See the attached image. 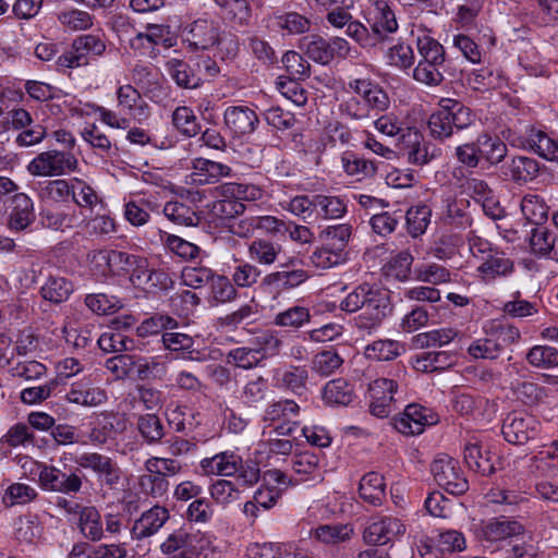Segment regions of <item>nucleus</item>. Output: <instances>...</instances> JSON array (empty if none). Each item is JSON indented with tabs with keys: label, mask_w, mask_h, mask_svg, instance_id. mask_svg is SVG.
I'll return each instance as SVG.
<instances>
[{
	"label": "nucleus",
	"mask_w": 558,
	"mask_h": 558,
	"mask_svg": "<svg viewBox=\"0 0 558 558\" xmlns=\"http://www.w3.org/2000/svg\"><path fill=\"white\" fill-rule=\"evenodd\" d=\"M340 308L348 313L362 311L355 317V326L368 335L376 331L392 313L389 292L369 283H362L351 291L342 300Z\"/></svg>",
	"instance_id": "1"
},
{
	"label": "nucleus",
	"mask_w": 558,
	"mask_h": 558,
	"mask_svg": "<svg viewBox=\"0 0 558 558\" xmlns=\"http://www.w3.org/2000/svg\"><path fill=\"white\" fill-rule=\"evenodd\" d=\"M473 112L454 99L444 98L439 108L428 118L427 126L430 135L437 140L450 137L454 130H463L474 122Z\"/></svg>",
	"instance_id": "2"
},
{
	"label": "nucleus",
	"mask_w": 558,
	"mask_h": 558,
	"mask_svg": "<svg viewBox=\"0 0 558 558\" xmlns=\"http://www.w3.org/2000/svg\"><path fill=\"white\" fill-rule=\"evenodd\" d=\"M106 48L104 34L81 35L73 40L71 50L58 58V64L69 69L87 65L89 58L102 56Z\"/></svg>",
	"instance_id": "3"
},
{
	"label": "nucleus",
	"mask_w": 558,
	"mask_h": 558,
	"mask_svg": "<svg viewBox=\"0 0 558 558\" xmlns=\"http://www.w3.org/2000/svg\"><path fill=\"white\" fill-rule=\"evenodd\" d=\"M76 157L69 151L51 149L38 154L27 166L35 177H60L77 169Z\"/></svg>",
	"instance_id": "4"
},
{
	"label": "nucleus",
	"mask_w": 558,
	"mask_h": 558,
	"mask_svg": "<svg viewBox=\"0 0 558 558\" xmlns=\"http://www.w3.org/2000/svg\"><path fill=\"white\" fill-rule=\"evenodd\" d=\"M432 474L436 483L452 495H462L469 488L458 461L447 454H439L432 463Z\"/></svg>",
	"instance_id": "5"
},
{
	"label": "nucleus",
	"mask_w": 558,
	"mask_h": 558,
	"mask_svg": "<svg viewBox=\"0 0 558 558\" xmlns=\"http://www.w3.org/2000/svg\"><path fill=\"white\" fill-rule=\"evenodd\" d=\"M369 411L374 416L387 417L396 410L400 399L398 384L393 379L377 378L369 384Z\"/></svg>",
	"instance_id": "6"
},
{
	"label": "nucleus",
	"mask_w": 558,
	"mask_h": 558,
	"mask_svg": "<svg viewBox=\"0 0 558 558\" xmlns=\"http://www.w3.org/2000/svg\"><path fill=\"white\" fill-rule=\"evenodd\" d=\"M184 41L193 50H208L220 43V27L211 19H197L185 27Z\"/></svg>",
	"instance_id": "7"
},
{
	"label": "nucleus",
	"mask_w": 558,
	"mask_h": 558,
	"mask_svg": "<svg viewBox=\"0 0 558 558\" xmlns=\"http://www.w3.org/2000/svg\"><path fill=\"white\" fill-rule=\"evenodd\" d=\"M538 425L535 416L515 411L509 413L504 420L502 435L510 444L523 445L537 435Z\"/></svg>",
	"instance_id": "8"
},
{
	"label": "nucleus",
	"mask_w": 558,
	"mask_h": 558,
	"mask_svg": "<svg viewBox=\"0 0 558 558\" xmlns=\"http://www.w3.org/2000/svg\"><path fill=\"white\" fill-rule=\"evenodd\" d=\"M524 526L509 519H490L484 522L476 532L477 538L485 547H490L500 542L519 537L523 534Z\"/></svg>",
	"instance_id": "9"
},
{
	"label": "nucleus",
	"mask_w": 558,
	"mask_h": 558,
	"mask_svg": "<svg viewBox=\"0 0 558 558\" xmlns=\"http://www.w3.org/2000/svg\"><path fill=\"white\" fill-rule=\"evenodd\" d=\"M300 407L292 400H279L269 404L263 420L268 426H274V432L278 436L290 435L295 423L292 420L299 414Z\"/></svg>",
	"instance_id": "10"
},
{
	"label": "nucleus",
	"mask_w": 558,
	"mask_h": 558,
	"mask_svg": "<svg viewBox=\"0 0 558 558\" xmlns=\"http://www.w3.org/2000/svg\"><path fill=\"white\" fill-rule=\"evenodd\" d=\"M437 415L420 404H409L404 412L393 420L395 428L403 435H418L425 426L436 424Z\"/></svg>",
	"instance_id": "11"
},
{
	"label": "nucleus",
	"mask_w": 558,
	"mask_h": 558,
	"mask_svg": "<svg viewBox=\"0 0 558 558\" xmlns=\"http://www.w3.org/2000/svg\"><path fill=\"white\" fill-rule=\"evenodd\" d=\"M368 23L377 43H383L398 31L396 14L386 0H375L369 10Z\"/></svg>",
	"instance_id": "12"
},
{
	"label": "nucleus",
	"mask_w": 558,
	"mask_h": 558,
	"mask_svg": "<svg viewBox=\"0 0 558 558\" xmlns=\"http://www.w3.org/2000/svg\"><path fill=\"white\" fill-rule=\"evenodd\" d=\"M405 532V525L398 518L374 519L364 530L363 538L372 545H385Z\"/></svg>",
	"instance_id": "13"
},
{
	"label": "nucleus",
	"mask_w": 558,
	"mask_h": 558,
	"mask_svg": "<svg viewBox=\"0 0 558 558\" xmlns=\"http://www.w3.org/2000/svg\"><path fill=\"white\" fill-rule=\"evenodd\" d=\"M227 129L238 137L253 133L258 123L256 112L247 106H230L223 112Z\"/></svg>",
	"instance_id": "14"
},
{
	"label": "nucleus",
	"mask_w": 558,
	"mask_h": 558,
	"mask_svg": "<svg viewBox=\"0 0 558 558\" xmlns=\"http://www.w3.org/2000/svg\"><path fill=\"white\" fill-rule=\"evenodd\" d=\"M76 462L80 466L94 471L98 478L110 487L117 485L120 480L119 468L107 456L97 452H86L81 454Z\"/></svg>",
	"instance_id": "15"
},
{
	"label": "nucleus",
	"mask_w": 558,
	"mask_h": 558,
	"mask_svg": "<svg viewBox=\"0 0 558 558\" xmlns=\"http://www.w3.org/2000/svg\"><path fill=\"white\" fill-rule=\"evenodd\" d=\"M348 88L364 99L368 114L385 111L390 105L387 93L368 80H352L349 82Z\"/></svg>",
	"instance_id": "16"
},
{
	"label": "nucleus",
	"mask_w": 558,
	"mask_h": 558,
	"mask_svg": "<svg viewBox=\"0 0 558 558\" xmlns=\"http://www.w3.org/2000/svg\"><path fill=\"white\" fill-rule=\"evenodd\" d=\"M129 272L132 283L140 288L146 286L167 288L171 282L166 272L150 268L145 257L136 255L131 259Z\"/></svg>",
	"instance_id": "17"
},
{
	"label": "nucleus",
	"mask_w": 558,
	"mask_h": 558,
	"mask_svg": "<svg viewBox=\"0 0 558 558\" xmlns=\"http://www.w3.org/2000/svg\"><path fill=\"white\" fill-rule=\"evenodd\" d=\"M39 482L45 489L63 494L77 493L82 487V480L76 474L68 475L61 470L48 465H41Z\"/></svg>",
	"instance_id": "18"
},
{
	"label": "nucleus",
	"mask_w": 558,
	"mask_h": 558,
	"mask_svg": "<svg viewBox=\"0 0 558 558\" xmlns=\"http://www.w3.org/2000/svg\"><path fill=\"white\" fill-rule=\"evenodd\" d=\"M169 519V512L165 507L155 506L142 513L134 522L131 530L132 537L141 541L155 535Z\"/></svg>",
	"instance_id": "19"
},
{
	"label": "nucleus",
	"mask_w": 558,
	"mask_h": 558,
	"mask_svg": "<svg viewBox=\"0 0 558 558\" xmlns=\"http://www.w3.org/2000/svg\"><path fill=\"white\" fill-rule=\"evenodd\" d=\"M65 399L70 403L82 407H97L107 400V393L102 388L95 386L90 379L84 378L72 384Z\"/></svg>",
	"instance_id": "20"
},
{
	"label": "nucleus",
	"mask_w": 558,
	"mask_h": 558,
	"mask_svg": "<svg viewBox=\"0 0 558 558\" xmlns=\"http://www.w3.org/2000/svg\"><path fill=\"white\" fill-rule=\"evenodd\" d=\"M241 463L240 456L232 451H222L202 459L199 466L206 475L231 476L239 471Z\"/></svg>",
	"instance_id": "21"
},
{
	"label": "nucleus",
	"mask_w": 558,
	"mask_h": 558,
	"mask_svg": "<svg viewBox=\"0 0 558 558\" xmlns=\"http://www.w3.org/2000/svg\"><path fill=\"white\" fill-rule=\"evenodd\" d=\"M464 460L468 466L482 475H490L495 471L493 457L488 449H483L476 437H471L464 445Z\"/></svg>",
	"instance_id": "22"
},
{
	"label": "nucleus",
	"mask_w": 558,
	"mask_h": 558,
	"mask_svg": "<svg viewBox=\"0 0 558 558\" xmlns=\"http://www.w3.org/2000/svg\"><path fill=\"white\" fill-rule=\"evenodd\" d=\"M539 172L538 162L530 157L515 156L502 166V173L517 184L533 181Z\"/></svg>",
	"instance_id": "23"
},
{
	"label": "nucleus",
	"mask_w": 558,
	"mask_h": 558,
	"mask_svg": "<svg viewBox=\"0 0 558 558\" xmlns=\"http://www.w3.org/2000/svg\"><path fill=\"white\" fill-rule=\"evenodd\" d=\"M192 169L191 180L197 184H211L231 173L229 166L204 158L195 159Z\"/></svg>",
	"instance_id": "24"
},
{
	"label": "nucleus",
	"mask_w": 558,
	"mask_h": 558,
	"mask_svg": "<svg viewBox=\"0 0 558 558\" xmlns=\"http://www.w3.org/2000/svg\"><path fill=\"white\" fill-rule=\"evenodd\" d=\"M478 277L483 281H492L497 277L508 276L513 271V262L502 252L495 251L487 255L484 262L477 267Z\"/></svg>",
	"instance_id": "25"
},
{
	"label": "nucleus",
	"mask_w": 558,
	"mask_h": 558,
	"mask_svg": "<svg viewBox=\"0 0 558 558\" xmlns=\"http://www.w3.org/2000/svg\"><path fill=\"white\" fill-rule=\"evenodd\" d=\"M310 274L302 269H282L268 274L263 279V284L278 291L294 289L304 283Z\"/></svg>",
	"instance_id": "26"
},
{
	"label": "nucleus",
	"mask_w": 558,
	"mask_h": 558,
	"mask_svg": "<svg viewBox=\"0 0 558 558\" xmlns=\"http://www.w3.org/2000/svg\"><path fill=\"white\" fill-rule=\"evenodd\" d=\"M35 220L32 199L24 193H16L13 196V207L10 215V229L15 231L25 230Z\"/></svg>",
	"instance_id": "27"
},
{
	"label": "nucleus",
	"mask_w": 558,
	"mask_h": 558,
	"mask_svg": "<svg viewBox=\"0 0 558 558\" xmlns=\"http://www.w3.org/2000/svg\"><path fill=\"white\" fill-rule=\"evenodd\" d=\"M133 254L120 251H100L94 255V262L98 267H104V274H129Z\"/></svg>",
	"instance_id": "28"
},
{
	"label": "nucleus",
	"mask_w": 558,
	"mask_h": 558,
	"mask_svg": "<svg viewBox=\"0 0 558 558\" xmlns=\"http://www.w3.org/2000/svg\"><path fill=\"white\" fill-rule=\"evenodd\" d=\"M169 35V27L159 24H148L145 32H138L133 38L130 39V47L134 51L145 53L154 46L166 41Z\"/></svg>",
	"instance_id": "29"
},
{
	"label": "nucleus",
	"mask_w": 558,
	"mask_h": 558,
	"mask_svg": "<svg viewBox=\"0 0 558 558\" xmlns=\"http://www.w3.org/2000/svg\"><path fill=\"white\" fill-rule=\"evenodd\" d=\"M360 497L373 505L379 506L386 496V484L384 476L377 472L365 474L360 481Z\"/></svg>",
	"instance_id": "30"
},
{
	"label": "nucleus",
	"mask_w": 558,
	"mask_h": 558,
	"mask_svg": "<svg viewBox=\"0 0 558 558\" xmlns=\"http://www.w3.org/2000/svg\"><path fill=\"white\" fill-rule=\"evenodd\" d=\"M476 144L480 158L486 160L492 166L500 163L507 156V145L497 136L483 133L477 136Z\"/></svg>",
	"instance_id": "31"
},
{
	"label": "nucleus",
	"mask_w": 558,
	"mask_h": 558,
	"mask_svg": "<svg viewBox=\"0 0 558 558\" xmlns=\"http://www.w3.org/2000/svg\"><path fill=\"white\" fill-rule=\"evenodd\" d=\"M74 287L70 280L64 277L49 276L40 288L41 296L51 303L65 302L73 293Z\"/></svg>",
	"instance_id": "32"
},
{
	"label": "nucleus",
	"mask_w": 558,
	"mask_h": 558,
	"mask_svg": "<svg viewBox=\"0 0 558 558\" xmlns=\"http://www.w3.org/2000/svg\"><path fill=\"white\" fill-rule=\"evenodd\" d=\"M313 202L314 214L323 219H339L347 213V204L339 196L317 194Z\"/></svg>",
	"instance_id": "33"
},
{
	"label": "nucleus",
	"mask_w": 558,
	"mask_h": 558,
	"mask_svg": "<svg viewBox=\"0 0 558 558\" xmlns=\"http://www.w3.org/2000/svg\"><path fill=\"white\" fill-rule=\"evenodd\" d=\"M458 335L456 329L445 327L417 333L411 339V343L414 349L442 347L450 343Z\"/></svg>",
	"instance_id": "34"
},
{
	"label": "nucleus",
	"mask_w": 558,
	"mask_h": 558,
	"mask_svg": "<svg viewBox=\"0 0 558 558\" xmlns=\"http://www.w3.org/2000/svg\"><path fill=\"white\" fill-rule=\"evenodd\" d=\"M404 351V347L397 340L380 339L365 347L364 355L373 361H391Z\"/></svg>",
	"instance_id": "35"
},
{
	"label": "nucleus",
	"mask_w": 558,
	"mask_h": 558,
	"mask_svg": "<svg viewBox=\"0 0 558 558\" xmlns=\"http://www.w3.org/2000/svg\"><path fill=\"white\" fill-rule=\"evenodd\" d=\"M118 106L124 110H136L140 120L149 116L148 105L142 101V96L132 85H122L117 90Z\"/></svg>",
	"instance_id": "36"
},
{
	"label": "nucleus",
	"mask_w": 558,
	"mask_h": 558,
	"mask_svg": "<svg viewBox=\"0 0 558 558\" xmlns=\"http://www.w3.org/2000/svg\"><path fill=\"white\" fill-rule=\"evenodd\" d=\"M124 428L125 421L123 417L113 414L105 415L104 420L90 430L89 439L95 445H104Z\"/></svg>",
	"instance_id": "37"
},
{
	"label": "nucleus",
	"mask_w": 558,
	"mask_h": 558,
	"mask_svg": "<svg viewBox=\"0 0 558 558\" xmlns=\"http://www.w3.org/2000/svg\"><path fill=\"white\" fill-rule=\"evenodd\" d=\"M57 19L61 26L70 32L86 31L94 24L92 14L76 8L62 9L58 13Z\"/></svg>",
	"instance_id": "38"
},
{
	"label": "nucleus",
	"mask_w": 558,
	"mask_h": 558,
	"mask_svg": "<svg viewBox=\"0 0 558 558\" xmlns=\"http://www.w3.org/2000/svg\"><path fill=\"white\" fill-rule=\"evenodd\" d=\"M292 470L299 475V481H306L308 478L320 481L322 475L319 472V458L308 451L295 454L292 458Z\"/></svg>",
	"instance_id": "39"
},
{
	"label": "nucleus",
	"mask_w": 558,
	"mask_h": 558,
	"mask_svg": "<svg viewBox=\"0 0 558 558\" xmlns=\"http://www.w3.org/2000/svg\"><path fill=\"white\" fill-rule=\"evenodd\" d=\"M216 196L234 197L236 201H257L263 196V191L254 184L228 182L215 189Z\"/></svg>",
	"instance_id": "40"
},
{
	"label": "nucleus",
	"mask_w": 558,
	"mask_h": 558,
	"mask_svg": "<svg viewBox=\"0 0 558 558\" xmlns=\"http://www.w3.org/2000/svg\"><path fill=\"white\" fill-rule=\"evenodd\" d=\"M166 70L181 87L196 88L201 84V78L193 73L186 62L179 58H170L166 62Z\"/></svg>",
	"instance_id": "41"
},
{
	"label": "nucleus",
	"mask_w": 558,
	"mask_h": 558,
	"mask_svg": "<svg viewBox=\"0 0 558 558\" xmlns=\"http://www.w3.org/2000/svg\"><path fill=\"white\" fill-rule=\"evenodd\" d=\"M520 207L522 215L531 223L542 225L547 220L549 207L539 195H524Z\"/></svg>",
	"instance_id": "42"
},
{
	"label": "nucleus",
	"mask_w": 558,
	"mask_h": 558,
	"mask_svg": "<svg viewBox=\"0 0 558 558\" xmlns=\"http://www.w3.org/2000/svg\"><path fill=\"white\" fill-rule=\"evenodd\" d=\"M80 530L82 534L93 541H100L104 536L100 513L94 507H85L80 511Z\"/></svg>",
	"instance_id": "43"
},
{
	"label": "nucleus",
	"mask_w": 558,
	"mask_h": 558,
	"mask_svg": "<svg viewBox=\"0 0 558 558\" xmlns=\"http://www.w3.org/2000/svg\"><path fill=\"white\" fill-rule=\"evenodd\" d=\"M352 534L353 527L349 524H324L313 531L315 538L327 545L347 542Z\"/></svg>",
	"instance_id": "44"
},
{
	"label": "nucleus",
	"mask_w": 558,
	"mask_h": 558,
	"mask_svg": "<svg viewBox=\"0 0 558 558\" xmlns=\"http://www.w3.org/2000/svg\"><path fill=\"white\" fill-rule=\"evenodd\" d=\"M310 310L302 305H294L279 312L274 317V324L279 327L299 329L310 323Z\"/></svg>",
	"instance_id": "45"
},
{
	"label": "nucleus",
	"mask_w": 558,
	"mask_h": 558,
	"mask_svg": "<svg viewBox=\"0 0 558 558\" xmlns=\"http://www.w3.org/2000/svg\"><path fill=\"white\" fill-rule=\"evenodd\" d=\"M432 209L425 204L412 206L407 211L408 232L411 236L422 235L430 223Z\"/></svg>",
	"instance_id": "46"
},
{
	"label": "nucleus",
	"mask_w": 558,
	"mask_h": 558,
	"mask_svg": "<svg viewBox=\"0 0 558 558\" xmlns=\"http://www.w3.org/2000/svg\"><path fill=\"white\" fill-rule=\"evenodd\" d=\"M341 163L344 172L348 175L356 177L357 180L372 177L376 173L374 162L359 157L353 153H344L341 157Z\"/></svg>",
	"instance_id": "47"
},
{
	"label": "nucleus",
	"mask_w": 558,
	"mask_h": 558,
	"mask_svg": "<svg viewBox=\"0 0 558 558\" xmlns=\"http://www.w3.org/2000/svg\"><path fill=\"white\" fill-rule=\"evenodd\" d=\"M43 535V525L37 515H25L16 523L15 538L21 543L35 544Z\"/></svg>",
	"instance_id": "48"
},
{
	"label": "nucleus",
	"mask_w": 558,
	"mask_h": 558,
	"mask_svg": "<svg viewBox=\"0 0 558 558\" xmlns=\"http://www.w3.org/2000/svg\"><path fill=\"white\" fill-rule=\"evenodd\" d=\"M416 46L420 54L418 62H429L434 64L444 63L445 49L436 39L428 35H422L417 37Z\"/></svg>",
	"instance_id": "49"
},
{
	"label": "nucleus",
	"mask_w": 558,
	"mask_h": 558,
	"mask_svg": "<svg viewBox=\"0 0 558 558\" xmlns=\"http://www.w3.org/2000/svg\"><path fill=\"white\" fill-rule=\"evenodd\" d=\"M529 146L538 156L547 160H558V143L543 131H532Z\"/></svg>",
	"instance_id": "50"
},
{
	"label": "nucleus",
	"mask_w": 558,
	"mask_h": 558,
	"mask_svg": "<svg viewBox=\"0 0 558 558\" xmlns=\"http://www.w3.org/2000/svg\"><path fill=\"white\" fill-rule=\"evenodd\" d=\"M343 364V359L338 352L332 350H324L314 355L312 361V369L319 376H330L335 374Z\"/></svg>",
	"instance_id": "51"
},
{
	"label": "nucleus",
	"mask_w": 558,
	"mask_h": 558,
	"mask_svg": "<svg viewBox=\"0 0 558 558\" xmlns=\"http://www.w3.org/2000/svg\"><path fill=\"white\" fill-rule=\"evenodd\" d=\"M339 111L342 116L351 120L363 121L368 120L373 114H368L364 99L357 94H345L339 104Z\"/></svg>",
	"instance_id": "52"
},
{
	"label": "nucleus",
	"mask_w": 558,
	"mask_h": 558,
	"mask_svg": "<svg viewBox=\"0 0 558 558\" xmlns=\"http://www.w3.org/2000/svg\"><path fill=\"white\" fill-rule=\"evenodd\" d=\"M323 399L328 404L347 405L352 400V390L343 379H335L326 384L323 389Z\"/></svg>",
	"instance_id": "53"
},
{
	"label": "nucleus",
	"mask_w": 558,
	"mask_h": 558,
	"mask_svg": "<svg viewBox=\"0 0 558 558\" xmlns=\"http://www.w3.org/2000/svg\"><path fill=\"white\" fill-rule=\"evenodd\" d=\"M280 246L267 240H254L248 246L251 259L260 265H271L276 262Z\"/></svg>",
	"instance_id": "54"
},
{
	"label": "nucleus",
	"mask_w": 558,
	"mask_h": 558,
	"mask_svg": "<svg viewBox=\"0 0 558 558\" xmlns=\"http://www.w3.org/2000/svg\"><path fill=\"white\" fill-rule=\"evenodd\" d=\"M207 207L213 218L221 220L241 215L245 209L243 203L234 197H221V199L208 204Z\"/></svg>",
	"instance_id": "55"
},
{
	"label": "nucleus",
	"mask_w": 558,
	"mask_h": 558,
	"mask_svg": "<svg viewBox=\"0 0 558 558\" xmlns=\"http://www.w3.org/2000/svg\"><path fill=\"white\" fill-rule=\"evenodd\" d=\"M301 48L304 53L315 62L328 64L330 62V52L328 43L319 36H307L301 41Z\"/></svg>",
	"instance_id": "56"
},
{
	"label": "nucleus",
	"mask_w": 558,
	"mask_h": 558,
	"mask_svg": "<svg viewBox=\"0 0 558 558\" xmlns=\"http://www.w3.org/2000/svg\"><path fill=\"white\" fill-rule=\"evenodd\" d=\"M308 373L305 367L290 366L278 374V380L292 392L302 395L306 388Z\"/></svg>",
	"instance_id": "57"
},
{
	"label": "nucleus",
	"mask_w": 558,
	"mask_h": 558,
	"mask_svg": "<svg viewBox=\"0 0 558 558\" xmlns=\"http://www.w3.org/2000/svg\"><path fill=\"white\" fill-rule=\"evenodd\" d=\"M408 160L415 166H425L439 155L434 145L417 138L408 147Z\"/></svg>",
	"instance_id": "58"
},
{
	"label": "nucleus",
	"mask_w": 558,
	"mask_h": 558,
	"mask_svg": "<svg viewBox=\"0 0 558 558\" xmlns=\"http://www.w3.org/2000/svg\"><path fill=\"white\" fill-rule=\"evenodd\" d=\"M385 58L388 64L400 70H409L414 64L413 49L404 44L398 43L387 49Z\"/></svg>",
	"instance_id": "59"
},
{
	"label": "nucleus",
	"mask_w": 558,
	"mask_h": 558,
	"mask_svg": "<svg viewBox=\"0 0 558 558\" xmlns=\"http://www.w3.org/2000/svg\"><path fill=\"white\" fill-rule=\"evenodd\" d=\"M527 362L538 368L558 366V350L548 345H535L526 354Z\"/></svg>",
	"instance_id": "60"
},
{
	"label": "nucleus",
	"mask_w": 558,
	"mask_h": 558,
	"mask_svg": "<svg viewBox=\"0 0 558 558\" xmlns=\"http://www.w3.org/2000/svg\"><path fill=\"white\" fill-rule=\"evenodd\" d=\"M262 271L247 262H238L231 274V280L238 288H251L259 279Z\"/></svg>",
	"instance_id": "61"
},
{
	"label": "nucleus",
	"mask_w": 558,
	"mask_h": 558,
	"mask_svg": "<svg viewBox=\"0 0 558 558\" xmlns=\"http://www.w3.org/2000/svg\"><path fill=\"white\" fill-rule=\"evenodd\" d=\"M223 9V17L233 26H245L251 19V8L246 0H229Z\"/></svg>",
	"instance_id": "62"
},
{
	"label": "nucleus",
	"mask_w": 558,
	"mask_h": 558,
	"mask_svg": "<svg viewBox=\"0 0 558 558\" xmlns=\"http://www.w3.org/2000/svg\"><path fill=\"white\" fill-rule=\"evenodd\" d=\"M412 263L413 256L411 253L409 251H401L385 265V274L403 281L408 279L411 272Z\"/></svg>",
	"instance_id": "63"
},
{
	"label": "nucleus",
	"mask_w": 558,
	"mask_h": 558,
	"mask_svg": "<svg viewBox=\"0 0 558 558\" xmlns=\"http://www.w3.org/2000/svg\"><path fill=\"white\" fill-rule=\"evenodd\" d=\"M510 553L513 558H536L538 553L537 542L532 532L524 529L523 534L512 538Z\"/></svg>",
	"instance_id": "64"
}]
</instances>
